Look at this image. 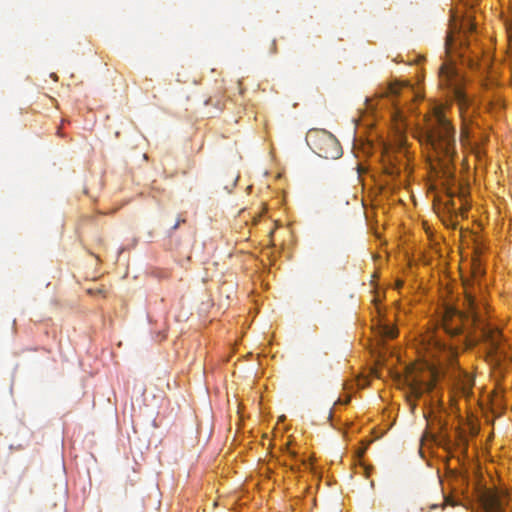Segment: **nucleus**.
<instances>
[{
    "instance_id": "obj_2",
    "label": "nucleus",
    "mask_w": 512,
    "mask_h": 512,
    "mask_svg": "<svg viewBox=\"0 0 512 512\" xmlns=\"http://www.w3.org/2000/svg\"><path fill=\"white\" fill-rule=\"evenodd\" d=\"M443 105L435 106L431 115L425 118L427 140L444 162H450L455 155V129L446 116Z\"/></svg>"
},
{
    "instance_id": "obj_14",
    "label": "nucleus",
    "mask_w": 512,
    "mask_h": 512,
    "mask_svg": "<svg viewBox=\"0 0 512 512\" xmlns=\"http://www.w3.org/2000/svg\"><path fill=\"white\" fill-rule=\"evenodd\" d=\"M469 26H470V31H473L475 29V25L474 24L471 23Z\"/></svg>"
},
{
    "instance_id": "obj_13",
    "label": "nucleus",
    "mask_w": 512,
    "mask_h": 512,
    "mask_svg": "<svg viewBox=\"0 0 512 512\" xmlns=\"http://www.w3.org/2000/svg\"><path fill=\"white\" fill-rule=\"evenodd\" d=\"M445 504L455 506V503L452 500H450V498H445Z\"/></svg>"
},
{
    "instance_id": "obj_11",
    "label": "nucleus",
    "mask_w": 512,
    "mask_h": 512,
    "mask_svg": "<svg viewBox=\"0 0 512 512\" xmlns=\"http://www.w3.org/2000/svg\"><path fill=\"white\" fill-rule=\"evenodd\" d=\"M382 333L388 338H394L397 336V329L395 327L385 325L382 327Z\"/></svg>"
},
{
    "instance_id": "obj_1",
    "label": "nucleus",
    "mask_w": 512,
    "mask_h": 512,
    "mask_svg": "<svg viewBox=\"0 0 512 512\" xmlns=\"http://www.w3.org/2000/svg\"><path fill=\"white\" fill-rule=\"evenodd\" d=\"M439 329H429L420 336L419 354L423 357L406 367L404 383L408 389V399H418L432 390L446 364L453 365L457 351L441 344Z\"/></svg>"
},
{
    "instance_id": "obj_7",
    "label": "nucleus",
    "mask_w": 512,
    "mask_h": 512,
    "mask_svg": "<svg viewBox=\"0 0 512 512\" xmlns=\"http://www.w3.org/2000/svg\"><path fill=\"white\" fill-rule=\"evenodd\" d=\"M507 495L494 491H488L483 495V505L486 512H505V505L508 504Z\"/></svg>"
},
{
    "instance_id": "obj_15",
    "label": "nucleus",
    "mask_w": 512,
    "mask_h": 512,
    "mask_svg": "<svg viewBox=\"0 0 512 512\" xmlns=\"http://www.w3.org/2000/svg\"><path fill=\"white\" fill-rule=\"evenodd\" d=\"M397 129L400 128L403 131V128L399 126V123H396Z\"/></svg>"
},
{
    "instance_id": "obj_4",
    "label": "nucleus",
    "mask_w": 512,
    "mask_h": 512,
    "mask_svg": "<svg viewBox=\"0 0 512 512\" xmlns=\"http://www.w3.org/2000/svg\"><path fill=\"white\" fill-rule=\"evenodd\" d=\"M465 313L459 312L452 307H446L442 316V330L450 336L458 335L463 327L464 322L476 324L477 315L475 311V300L470 294H466Z\"/></svg>"
},
{
    "instance_id": "obj_5",
    "label": "nucleus",
    "mask_w": 512,
    "mask_h": 512,
    "mask_svg": "<svg viewBox=\"0 0 512 512\" xmlns=\"http://www.w3.org/2000/svg\"><path fill=\"white\" fill-rule=\"evenodd\" d=\"M406 141V136L403 134V131L398 128L394 143L384 147L383 162L388 174L394 175L399 173V169L396 167V161H398L399 156H405L404 150Z\"/></svg>"
},
{
    "instance_id": "obj_6",
    "label": "nucleus",
    "mask_w": 512,
    "mask_h": 512,
    "mask_svg": "<svg viewBox=\"0 0 512 512\" xmlns=\"http://www.w3.org/2000/svg\"><path fill=\"white\" fill-rule=\"evenodd\" d=\"M310 137H315V147L318 150L319 156L323 158L337 159L341 155V147L337 139L325 131L316 132Z\"/></svg>"
},
{
    "instance_id": "obj_10",
    "label": "nucleus",
    "mask_w": 512,
    "mask_h": 512,
    "mask_svg": "<svg viewBox=\"0 0 512 512\" xmlns=\"http://www.w3.org/2000/svg\"><path fill=\"white\" fill-rule=\"evenodd\" d=\"M408 84L405 82H393L388 86V94L396 95L403 87H407Z\"/></svg>"
},
{
    "instance_id": "obj_9",
    "label": "nucleus",
    "mask_w": 512,
    "mask_h": 512,
    "mask_svg": "<svg viewBox=\"0 0 512 512\" xmlns=\"http://www.w3.org/2000/svg\"><path fill=\"white\" fill-rule=\"evenodd\" d=\"M473 385H474L473 378L466 375L465 379L463 381V385L461 387L462 394L466 397L469 396L472 392Z\"/></svg>"
},
{
    "instance_id": "obj_12",
    "label": "nucleus",
    "mask_w": 512,
    "mask_h": 512,
    "mask_svg": "<svg viewBox=\"0 0 512 512\" xmlns=\"http://www.w3.org/2000/svg\"><path fill=\"white\" fill-rule=\"evenodd\" d=\"M500 336H501V334H500V332H499V331H497V330H496V331H490V332H489L488 337H489V340H490V342H491V344H492L493 346H495V347H496V346L498 345V343H499V339H500Z\"/></svg>"
},
{
    "instance_id": "obj_3",
    "label": "nucleus",
    "mask_w": 512,
    "mask_h": 512,
    "mask_svg": "<svg viewBox=\"0 0 512 512\" xmlns=\"http://www.w3.org/2000/svg\"><path fill=\"white\" fill-rule=\"evenodd\" d=\"M439 78L442 86L451 89L457 102L462 120L460 141L463 146H466L468 145L470 134L473 133V120L472 112L469 110V100L461 88L462 77L457 73L452 63L446 62L440 68Z\"/></svg>"
},
{
    "instance_id": "obj_8",
    "label": "nucleus",
    "mask_w": 512,
    "mask_h": 512,
    "mask_svg": "<svg viewBox=\"0 0 512 512\" xmlns=\"http://www.w3.org/2000/svg\"><path fill=\"white\" fill-rule=\"evenodd\" d=\"M458 29L459 28H458L456 19L453 17V19L451 20V23H450L449 32H448L447 37H446V50H447V52H450V50L452 49V45H453V42H454V36L458 32Z\"/></svg>"
}]
</instances>
